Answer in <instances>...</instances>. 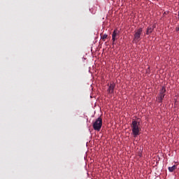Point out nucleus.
Masks as SVG:
<instances>
[{"label": "nucleus", "mask_w": 179, "mask_h": 179, "mask_svg": "<svg viewBox=\"0 0 179 179\" xmlns=\"http://www.w3.org/2000/svg\"><path fill=\"white\" fill-rule=\"evenodd\" d=\"M139 125L140 122H138L136 120H133L131 122L132 134L134 137L140 135Z\"/></svg>", "instance_id": "obj_1"}, {"label": "nucleus", "mask_w": 179, "mask_h": 179, "mask_svg": "<svg viewBox=\"0 0 179 179\" xmlns=\"http://www.w3.org/2000/svg\"><path fill=\"white\" fill-rule=\"evenodd\" d=\"M103 125V120L101 117H97L93 122L92 127L94 131H101Z\"/></svg>", "instance_id": "obj_2"}, {"label": "nucleus", "mask_w": 179, "mask_h": 179, "mask_svg": "<svg viewBox=\"0 0 179 179\" xmlns=\"http://www.w3.org/2000/svg\"><path fill=\"white\" fill-rule=\"evenodd\" d=\"M143 28H139L134 31L133 42L137 44L141 40V36L143 35Z\"/></svg>", "instance_id": "obj_3"}, {"label": "nucleus", "mask_w": 179, "mask_h": 179, "mask_svg": "<svg viewBox=\"0 0 179 179\" xmlns=\"http://www.w3.org/2000/svg\"><path fill=\"white\" fill-rule=\"evenodd\" d=\"M166 94V88L163 86L159 90V93L157 95V103H163V100Z\"/></svg>", "instance_id": "obj_4"}, {"label": "nucleus", "mask_w": 179, "mask_h": 179, "mask_svg": "<svg viewBox=\"0 0 179 179\" xmlns=\"http://www.w3.org/2000/svg\"><path fill=\"white\" fill-rule=\"evenodd\" d=\"M115 89V83H110L108 86V88L107 90V92L108 94H114V90Z\"/></svg>", "instance_id": "obj_5"}, {"label": "nucleus", "mask_w": 179, "mask_h": 179, "mask_svg": "<svg viewBox=\"0 0 179 179\" xmlns=\"http://www.w3.org/2000/svg\"><path fill=\"white\" fill-rule=\"evenodd\" d=\"M155 28V25L149 26V27L147 28L145 34H146V35H150V34L153 32Z\"/></svg>", "instance_id": "obj_6"}, {"label": "nucleus", "mask_w": 179, "mask_h": 179, "mask_svg": "<svg viewBox=\"0 0 179 179\" xmlns=\"http://www.w3.org/2000/svg\"><path fill=\"white\" fill-rule=\"evenodd\" d=\"M117 35H119V31L117 30H114L112 34V41H113V42H115L117 40L116 37Z\"/></svg>", "instance_id": "obj_7"}, {"label": "nucleus", "mask_w": 179, "mask_h": 179, "mask_svg": "<svg viewBox=\"0 0 179 179\" xmlns=\"http://www.w3.org/2000/svg\"><path fill=\"white\" fill-rule=\"evenodd\" d=\"M177 169V166L176 165H173L172 166H169V171L170 173H173L174 172V171Z\"/></svg>", "instance_id": "obj_8"}, {"label": "nucleus", "mask_w": 179, "mask_h": 179, "mask_svg": "<svg viewBox=\"0 0 179 179\" xmlns=\"http://www.w3.org/2000/svg\"><path fill=\"white\" fill-rule=\"evenodd\" d=\"M108 37V35L106 34H103L102 36H101V39L105 41V39L107 38Z\"/></svg>", "instance_id": "obj_9"}, {"label": "nucleus", "mask_w": 179, "mask_h": 179, "mask_svg": "<svg viewBox=\"0 0 179 179\" xmlns=\"http://www.w3.org/2000/svg\"><path fill=\"white\" fill-rule=\"evenodd\" d=\"M176 31H179V26H178V27H176Z\"/></svg>", "instance_id": "obj_10"}, {"label": "nucleus", "mask_w": 179, "mask_h": 179, "mask_svg": "<svg viewBox=\"0 0 179 179\" xmlns=\"http://www.w3.org/2000/svg\"><path fill=\"white\" fill-rule=\"evenodd\" d=\"M113 45H114V44H115V42H114L113 41V43H112Z\"/></svg>", "instance_id": "obj_11"}, {"label": "nucleus", "mask_w": 179, "mask_h": 179, "mask_svg": "<svg viewBox=\"0 0 179 179\" xmlns=\"http://www.w3.org/2000/svg\"><path fill=\"white\" fill-rule=\"evenodd\" d=\"M178 16H179V11H178Z\"/></svg>", "instance_id": "obj_12"}]
</instances>
